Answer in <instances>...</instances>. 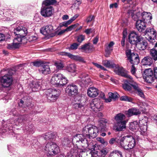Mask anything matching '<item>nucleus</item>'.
<instances>
[{
  "label": "nucleus",
  "mask_w": 157,
  "mask_h": 157,
  "mask_svg": "<svg viewBox=\"0 0 157 157\" xmlns=\"http://www.w3.org/2000/svg\"><path fill=\"white\" fill-rule=\"evenodd\" d=\"M124 113L127 117H129L133 115H138L140 113V112L138 109L135 108L129 109L128 111H125Z\"/></svg>",
  "instance_id": "obj_21"
},
{
  "label": "nucleus",
  "mask_w": 157,
  "mask_h": 157,
  "mask_svg": "<svg viewBox=\"0 0 157 157\" xmlns=\"http://www.w3.org/2000/svg\"><path fill=\"white\" fill-rule=\"evenodd\" d=\"M63 22L65 27H67L68 25H70L71 23L70 20L67 21Z\"/></svg>",
  "instance_id": "obj_59"
},
{
  "label": "nucleus",
  "mask_w": 157,
  "mask_h": 157,
  "mask_svg": "<svg viewBox=\"0 0 157 157\" xmlns=\"http://www.w3.org/2000/svg\"><path fill=\"white\" fill-rule=\"evenodd\" d=\"M89 156H90L89 155L87 154L85 152H82L80 154L79 156V157H89Z\"/></svg>",
  "instance_id": "obj_57"
},
{
  "label": "nucleus",
  "mask_w": 157,
  "mask_h": 157,
  "mask_svg": "<svg viewBox=\"0 0 157 157\" xmlns=\"http://www.w3.org/2000/svg\"><path fill=\"white\" fill-rule=\"evenodd\" d=\"M135 20H137L136 23V27L138 30L140 32H142L146 28V22L135 17Z\"/></svg>",
  "instance_id": "obj_17"
},
{
  "label": "nucleus",
  "mask_w": 157,
  "mask_h": 157,
  "mask_svg": "<svg viewBox=\"0 0 157 157\" xmlns=\"http://www.w3.org/2000/svg\"><path fill=\"white\" fill-rule=\"evenodd\" d=\"M125 117V115L121 113H119L117 114L114 118H124Z\"/></svg>",
  "instance_id": "obj_56"
},
{
  "label": "nucleus",
  "mask_w": 157,
  "mask_h": 157,
  "mask_svg": "<svg viewBox=\"0 0 157 157\" xmlns=\"http://www.w3.org/2000/svg\"><path fill=\"white\" fill-rule=\"evenodd\" d=\"M85 39V36L82 35L78 36L77 37V41L79 43H81Z\"/></svg>",
  "instance_id": "obj_43"
},
{
  "label": "nucleus",
  "mask_w": 157,
  "mask_h": 157,
  "mask_svg": "<svg viewBox=\"0 0 157 157\" xmlns=\"http://www.w3.org/2000/svg\"><path fill=\"white\" fill-rule=\"evenodd\" d=\"M90 107L94 111H100L102 108V103H101L99 100L94 99L90 103Z\"/></svg>",
  "instance_id": "obj_16"
},
{
  "label": "nucleus",
  "mask_w": 157,
  "mask_h": 157,
  "mask_svg": "<svg viewBox=\"0 0 157 157\" xmlns=\"http://www.w3.org/2000/svg\"><path fill=\"white\" fill-rule=\"evenodd\" d=\"M54 65L56 66L57 69L59 70L62 69L64 67L63 63L61 61L56 62H55Z\"/></svg>",
  "instance_id": "obj_40"
},
{
  "label": "nucleus",
  "mask_w": 157,
  "mask_h": 157,
  "mask_svg": "<svg viewBox=\"0 0 157 157\" xmlns=\"http://www.w3.org/2000/svg\"><path fill=\"white\" fill-rule=\"evenodd\" d=\"M148 43L147 42L144 41L142 42L138 43L137 44V47L140 50H144L147 47Z\"/></svg>",
  "instance_id": "obj_31"
},
{
  "label": "nucleus",
  "mask_w": 157,
  "mask_h": 157,
  "mask_svg": "<svg viewBox=\"0 0 157 157\" xmlns=\"http://www.w3.org/2000/svg\"><path fill=\"white\" fill-rule=\"evenodd\" d=\"M65 91L69 96H74L78 93V88L75 85L71 84L67 86L66 88Z\"/></svg>",
  "instance_id": "obj_14"
},
{
  "label": "nucleus",
  "mask_w": 157,
  "mask_h": 157,
  "mask_svg": "<svg viewBox=\"0 0 157 157\" xmlns=\"http://www.w3.org/2000/svg\"><path fill=\"white\" fill-rule=\"evenodd\" d=\"M68 80L62 74L57 73L55 74L52 78L51 82L53 85L61 87L68 82Z\"/></svg>",
  "instance_id": "obj_5"
},
{
  "label": "nucleus",
  "mask_w": 157,
  "mask_h": 157,
  "mask_svg": "<svg viewBox=\"0 0 157 157\" xmlns=\"http://www.w3.org/2000/svg\"><path fill=\"white\" fill-rule=\"evenodd\" d=\"M116 122L114 126V129L116 131H121L126 128V124L128 120L125 118H115Z\"/></svg>",
  "instance_id": "obj_8"
},
{
  "label": "nucleus",
  "mask_w": 157,
  "mask_h": 157,
  "mask_svg": "<svg viewBox=\"0 0 157 157\" xmlns=\"http://www.w3.org/2000/svg\"><path fill=\"white\" fill-rule=\"evenodd\" d=\"M120 100L121 101H125L129 102H132V99L126 96H122L120 98Z\"/></svg>",
  "instance_id": "obj_42"
},
{
  "label": "nucleus",
  "mask_w": 157,
  "mask_h": 157,
  "mask_svg": "<svg viewBox=\"0 0 157 157\" xmlns=\"http://www.w3.org/2000/svg\"><path fill=\"white\" fill-rule=\"evenodd\" d=\"M149 53L153 59L155 61L157 60V50L153 48L150 50Z\"/></svg>",
  "instance_id": "obj_34"
},
{
  "label": "nucleus",
  "mask_w": 157,
  "mask_h": 157,
  "mask_svg": "<svg viewBox=\"0 0 157 157\" xmlns=\"http://www.w3.org/2000/svg\"><path fill=\"white\" fill-rule=\"evenodd\" d=\"M84 105V104L82 103H76L74 105V106L76 107V108H77V107L78 108H81L82 107H83Z\"/></svg>",
  "instance_id": "obj_55"
},
{
  "label": "nucleus",
  "mask_w": 157,
  "mask_h": 157,
  "mask_svg": "<svg viewBox=\"0 0 157 157\" xmlns=\"http://www.w3.org/2000/svg\"><path fill=\"white\" fill-rule=\"evenodd\" d=\"M134 10H128V13L132 16L133 19H135L136 17L137 18L140 19L147 22L152 19L151 14L149 12H144L142 13L139 12L136 14H134Z\"/></svg>",
  "instance_id": "obj_6"
},
{
  "label": "nucleus",
  "mask_w": 157,
  "mask_h": 157,
  "mask_svg": "<svg viewBox=\"0 0 157 157\" xmlns=\"http://www.w3.org/2000/svg\"><path fill=\"white\" fill-rule=\"evenodd\" d=\"M89 155L90 157H100L101 156L100 152L95 150L90 152Z\"/></svg>",
  "instance_id": "obj_37"
},
{
  "label": "nucleus",
  "mask_w": 157,
  "mask_h": 157,
  "mask_svg": "<svg viewBox=\"0 0 157 157\" xmlns=\"http://www.w3.org/2000/svg\"><path fill=\"white\" fill-rule=\"evenodd\" d=\"M136 71V69L134 67V64H133L132 66V67L131 69V72L133 75H135Z\"/></svg>",
  "instance_id": "obj_54"
},
{
  "label": "nucleus",
  "mask_w": 157,
  "mask_h": 157,
  "mask_svg": "<svg viewBox=\"0 0 157 157\" xmlns=\"http://www.w3.org/2000/svg\"><path fill=\"white\" fill-rule=\"evenodd\" d=\"M94 18L95 17L94 16H90L87 17L86 20V21L87 23H88L94 20Z\"/></svg>",
  "instance_id": "obj_46"
},
{
  "label": "nucleus",
  "mask_w": 157,
  "mask_h": 157,
  "mask_svg": "<svg viewBox=\"0 0 157 157\" xmlns=\"http://www.w3.org/2000/svg\"><path fill=\"white\" fill-rule=\"evenodd\" d=\"M93 64L98 68H100L101 69L103 70H106V69L105 68L103 67L97 63H93Z\"/></svg>",
  "instance_id": "obj_53"
},
{
  "label": "nucleus",
  "mask_w": 157,
  "mask_h": 157,
  "mask_svg": "<svg viewBox=\"0 0 157 157\" xmlns=\"http://www.w3.org/2000/svg\"><path fill=\"white\" fill-rule=\"evenodd\" d=\"M122 87L126 91H128L130 93H132L133 92L131 85H130V80L128 82L123 83L122 84Z\"/></svg>",
  "instance_id": "obj_32"
},
{
  "label": "nucleus",
  "mask_w": 157,
  "mask_h": 157,
  "mask_svg": "<svg viewBox=\"0 0 157 157\" xmlns=\"http://www.w3.org/2000/svg\"><path fill=\"white\" fill-rule=\"evenodd\" d=\"M104 65L107 67H111L110 61L109 60H105L103 61Z\"/></svg>",
  "instance_id": "obj_45"
},
{
  "label": "nucleus",
  "mask_w": 157,
  "mask_h": 157,
  "mask_svg": "<svg viewBox=\"0 0 157 157\" xmlns=\"http://www.w3.org/2000/svg\"><path fill=\"white\" fill-rule=\"evenodd\" d=\"M43 136L46 140L54 139L56 137L55 134L52 132L46 133L43 135Z\"/></svg>",
  "instance_id": "obj_28"
},
{
  "label": "nucleus",
  "mask_w": 157,
  "mask_h": 157,
  "mask_svg": "<svg viewBox=\"0 0 157 157\" xmlns=\"http://www.w3.org/2000/svg\"><path fill=\"white\" fill-rule=\"evenodd\" d=\"M5 39V36L2 33H0V42L4 40Z\"/></svg>",
  "instance_id": "obj_60"
},
{
  "label": "nucleus",
  "mask_w": 157,
  "mask_h": 157,
  "mask_svg": "<svg viewBox=\"0 0 157 157\" xmlns=\"http://www.w3.org/2000/svg\"><path fill=\"white\" fill-rule=\"evenodd\" d=\"M27 28L26 25H22L14 29L13 33L15 35L17 36V37L14 38L13 43L8 44V48L12 49L19 47L22 38L28 33Z\"/></svg>",
  "instance_id": "obj_2"
},
{
  "label": "nucleus",
  "mask_w": 157,
  "mask_h": 157,
  "mask_svg": "<svg viewBox=\"0 0 157 157\" xmlns=\"http://www.w3.org/2000/svg\"><path fill=\"white\" fill-rule=\"evenodd\" d=\"M118 5L117 3H115L113 4H111L110 5L109 7L110 8L115 7L117 8V7Z\"/></svg>",
  "instance_id": "obj_61"
},
{
  "label": "nucleus",
  "mask_w": 157,
  "mask_h": 157,
  "mask_svg": "<svg viewBox=\"0 0 157 157\" xmlns=\"http://www.w3.org/2000/svg\"><path fill=\"white\" fill-rule=\"evenodd\" d=\"M109 157H123V156L121 152L115 150L110 153Z\"/></svg>",
  "instance_id": "obj_36"
},
{
  "label": "nucleus",
  "mask_w": 157,
  "mask_h": 157,
  "mask_svg": "<svg viewBox=\"0 0 157 157\" xmlns=\"http://www.w3.org/2000/svg\"><path fill=\"white\" fill-rule=\"evenodd\" d=\"M81 49L86 52H90L94 50L93 45L90 43L82 45Z\"/></svg>",
  "instance_id": "obj_24"
},
{
  "label": "nucleus",
  "mask_w": 157,
  "mask_h": 157,
  "mask_svg": "<svg viewBox=\"0 0 157 157\" xmlns=\"http://www.w3.org/2000/svg\"><path fill=\"white\" fill-rule=\"evenodd\" d=\"M31 64H32L35 67H40L41 66L42 63L40 61H35L34 62H32L31 63Z\"/></svg>",
  "instance_id": "obj_47"
},
{
  "label": "nucleus",
  "mask_w": 157,
  "mask_h": 157,
  "mask_svg": "<svg viewBox=\"0 0 157 157\" xmlns=\"http://www.w3.org/2000/svg\"><path fill=\"white\" fill-rule=\"evenodd\" d=\"M115 72L122 76L129 79H132V77L128 74L129 72L122 67H118L114 70Z\"/></svg>",
  "instance_id": "obj_15"
},
{
  "label": "nucleus",
  "mask_w": 157,
  "mask_h": 157,
  "mask_svg": "<svg viewBox=\"0 0 157 157\" xmlns=\"http://www.w3.org/2000/svg\"><path fill=\"white\" fill-rule=\"evenodd\" d=\"M142 105L143 106L142 108L144 109V110H142L143 111H144L146 109V107H147L148 105L145 102L142 103Z\"/></svg>",
  "instance_id": "obj_62"
},
{
  "label": "nucleus",
  "mask_w": 157,
  "mask_h": 157,
  "mask_svg": "<svg viewBox=\"0 0 157 157\" xmlns=\"http://www.w3.org/2000/svg\"><path fill=\"white\" fill-rule=\"evenodd\" d=\"M130 82L132 87L133 88L135 91L139 90L140 89L139 84L132 80V79H130Z\"/></svg>",
  "instance_id": "obj_35"
},
{
  "label": "nucleus",
  "mask_w": 157,
  "mask_h": 157,
  "mask_svg": "<svg viewBox=\"0 0 157 157\" xmlns=\"http://www.w3.org/2000/svg\"><path fill=\"white\" fill-rule=\"evenodd\" d=\"M39 71L40 73L46 75L50 73V69L48 65L43 64L40 67Z\"/></svg>",
  "instance_id": "obj_23"
},
{
  "label": "nucleus",
  "mask_w": 157,
  "mask_h": 157,
  "mask_svg": "<svg viewBox=\"0 0 157 157\" xmlns=\"http://www.w3.org/2000/svg\"><path fill=\"white\" fill-rule=\"evenodd\" d=\"M145 33H148V34L151 35L149 37V40H154L156 39L157 33L154 29L150 28H147L146 30Z\"/></svg>",
  "instance_id": "obj_22"
},
{
  "label": "nucleus",
  "mask_w": 157,
  "mask_h": 157,
  "mask_svg": "<svg viewBox=\"0 0 157 157\" xmlns=\"http://www.w3.org/2000/svg\"><path fill=\"white\" fill-rule=\"evenodd\" d=\"M84 135L77 134L73 137L72 142L75 144L77 147H81L85 148L88 147L89 149L94 148V145L90 139L96 137L98 135V130L95 126L87 125L83 129Z\"/></svg>",
  "instance_id": "obj_1"
},
{
  "label": "nucleus",
  "mask_w": 157,
  "mask_h": 157,
  "mask_svg": "<svg viewBox=\"0 0 157 157\" xmlns=\"http://www.w3.org/2000/svg\"><path fill=\"white\" fill-rule=\"evenodd\" d=\"M126 140L128 141V149L132 148L135 145V140L132 136H129V138H127Z\"/></svg>",
  "instance_id": "obj_27"
},
{
  "label": "nucleus",
  "mask_w": 157,
  "mask_h": 157,
  "mask_svg": "<svg viewBox=\"0 0 157 157\" xmlns=\"http://www.w3.org/2000/svg\"><path fill=\"white\" fill-rule=\"evenodd\" d=\"M142 65L143 66H151L153 63V59L149 56L144 57L142 60Z\"/></svg>",
  "instance_id": "obj_25"
},
{
  "label": "nucleus",
  "mask_w": 157,
  "mask_h": 157,
  "mask_svg": "<svg viewBox=\"0 0 157 157\" xmlns=\"http://www.w3.org/2000/svg\"><path fill=\"white\" fill-rule=\"evenodd\" d=\"M27 131L32 132L33 130V128L32 125H29V126H26L24 129Z\"/></svg>",
  "instance_id": "obj_48"
},
{
  "label": "nucleus",
  "mask_w": 157,
  "mask_h": 157,
  "mask_svg": "<svg viewBox=\"0 0 157 157\" xmlns=\"http://www.w3.org/2000/svg\"><path fill=\"white\" fill-rule=\"evenodd\" d=\"M119 136H117L115 138H112L109 141V143L111 144H113L114 143H116L118 144V142H119Z\"/></svg>",
  "instance_id": "obj_41"
},
{
  "label": "nucleus",
  "mask_w": 157,
  "mask_h": 157,
  "mask_svg": "<svg viewBox=\"0 0 157 157\" xmlns=\"http://www.w3.org/2000/svg\"><path fill=\"white\" fill-rule=\"evenodd\" d=\"M40 31L42 34L45 36L53 37L56 35V32H53V28L51 25H48L42 27Z\"/></svg>",
  "instance_id": "obj_10"
},
{
  "label": "nucleus",
  "mask_w": 157,
  "mask_h": 157,
  "mask_svg": "<svg viewBox=\"0 0 157 157\" xmlns=\"http://www.w3.org/2000/svg\"><path fill=\"white\" fill-rule=\"evenodd\" d=\"M13 79L12 76L6 74L2 77L0 79V82L2 85L4 87L10 86L12 84Z\"/></svg>",
  "instance_id": "obj_12"
},
{
  "label": "nucleus",
  "mask_w": 157,
  "mask_h": 157,
  "mask_svg": "<svg viewBox=\"0 0 157 157\" xmlns=\"http://www.w3.org/2000/svg\"><path fill=\"white\" fill-rule=\"evenodd\" d=\"M43 149L48 155H55L60 151L58 146L55 143L52 141L48 142L43 147Z\"/></svg>",
  "instance_id": "obj_4"
},
{
  "label": "nucleus",
  "mask_w": 157,
  "mask_h": 157,
  "mask_svg": "<svg viewBox=\"0 0 157 157\" xmlns=\"http://www.w3.org/2000/svg\"><path fill=\"white\" fill-rule=\"evenodd\" d=\"M30 86L33 91H36L40 88V84L37 81H33L30 84Z\"/></svg>",
  "instance_id": "obj_33"
},
{
  "label": "nucleus",
  "mask_w": 157,
  "mask_h": 157,
  "mask_svg": "<svg viewBox=\"0 0 157 157\" xmlns=\"http://www.w3.org/2000/svg\"><path fill=\"white\" fill-rule=\"evenodd\" d=\"M79 44L76 43H74L71 44L70 46V48L72 50H75L77 48Z\"/></svg>",
  "instance_id": "obj_51"
},
{
  "label": "nucleus",
  "mask_w": 157,
  "mask_h": 157,
  "mask_svg": "<svg viewBox=\"0 0 157 157\" xmlns=\"http://www.w3.org/2000/svg\"><path fill=\"white\" fill-rule=\"evenodd\" d=\"M99 152H100V155L101 156L104 157L105 156V155L107 154V152L105 149H103L101 151H100Z\"/></svg>",
  "instance_id": "obj_52"
},
{
  "label": "nucleus",
  "mask_w": 157,
  "mask_h": 157,
  "mask_svg": "<svg viewBox=\"0 0 157 157\" xmlns=\"http://www.w3.org/2000/svg\"><path fill=\"white\" fill-rule=\"evenodd\" d=\"M60 54L63 56H67L71 59L76 61H78L80 62L83 63H85V61L84 60V59L82 57L79 56H75L72 55L70 53H67L66 52H61Z\"/></svg>",
  "instance_id": "obj_18"
},
{
  "label": "nucleus",
  "mask_w": 157,
  "mask_h": 157,
  "mask_svg": "<svg viewBox=\"0 0 157 157\" xmlns=\"http://www.w3.org/2000/svg\"><path fill=\"white\" fill-rule=\"evenodd\" d=\"M99 93V91L96 88L92 87L89 88L87 90L88 95L91 98H95L98 96Z\"/></svg>",
  "instance_id": "obj_20"
},
{
  "label": "nucleus",
  "mask_w": 157,
  "mask_h": 157,
  "mask_svg": "<svg viewBox=\"0 0 157 157\" xmlns=\"http://www.w3.org/2000/svg\"><path fill=\"white\" fill-rule=\"evenodd\" d=\"M57 2L56 0H45L43 2V6L41 9V14L45 17H48L52 16L53 8L51 6Z\"/></svg>",
  "instance_id": "obj_3"
},
{
  "label": "nucleus",
  "mask_w": 157,
  "mask_h": 157,
  "mask_svg": "<svg viewBox=\"0 0 157 157\" xmlns=\"http://www.w3.org/2000/svg\"><path fill=\"white\" fill-rule=\"evenodd\" d=\"M78 25V24H77L73 25H72L68 27L66 29V31L68 32L70 31L71 30L75 28Z\"/></svg>",
  "instance_id": "obj_44"
},
{
  "label": "nucleus",
  "mask_w": 157,
  "mask_h": 157,
  "mask_svg": "<svg viewBox=\"0 0 157 157\" xmlns=\"http://www.w3.org/2000/svg\"><path fill=\"white\" fill-rule=\"evenodd\" d=\"M114 44V43L113 41H111L110 43L106 46L105 49V56L108 57L113 50V47Z\"/></svg>",
  "instance_id": "obj_26"
},
{
  "label": "nucleus",
  "mask_w": 157,
  "mask_h": 157,
  "mask_svg": "<svg viewBox=\"0 0 157 157\" xmlns=\"http://www.w3.org/2000/svg\"><path fill=\"white\" fill-rule=\"evenodd\" d=\"M60 91L59 90L56 89H49L46 91L48 99L51 101H54L59 97L60 94Z\"/></svg>",
  "instance_id": "obj_7"
},
{
  "label": "nucleus",
  "mask_w": 157,
  "mask_h": 157,
  "mask_svg": "<svg viewBox=\"0 0 157 157\" xmlns=\"http://www.w3.org/2000/svg\"><path fill=\"white\" fill-rule=\"evenodd\" d=\"M66 31V29H65L62 30L59 32H58V31H56L55 32H56L57 33L56 35H60L64 33Z\"/></svg>",
  "instance_id": "obj_58"
},
{
  "label": "nucleus",
  "mask_w": 157,
  "mask_h": 157,
  "mask_svg": "<svg viewBox=\"0 0 157 157\" xmlns=\"http://www.w3.org/2000/svg\"><path fill=\"white\" fill-rule=\"evenodd\" d=\"M139 126V124L138 122L137 121H134L130 123L129 128L131 131H134L138 129Z\"/></svg>",
  "instance_id": "obj_29"
},
{
  "label": "nucleus",
  "mask_w": 157,
  "mask_h": 157,
  "mask_svg": "<svg viewBox=\"0 0 157 157\" xmlns=\"http://www.w3.org/2000/svg\"><path fill=\"white\" fill-rule=\"evenodd\" d=\"M78 14H76L71 18L70 20L71 22L72 23L78 17Z\"/></svg>",
  "instance_id": "obj_63"
},
{
  "label": "nucleus",
  "mask_w": 157,
  "mask_h": 157,
  "mask_svg": "<svg viewBox=\"0 0 157 157\" xmlns=\"http://www.w3.org/2000/svg\"><path fill=\"white\" fill-rule=\"evenodd\" d=\"M141 36L138 35L136 33L132 31L130 33L128 37L129 41L132 44H136L140 41Z\"/></svg>",
  "instance_id": "obj_13"
},
{
  "label": "nucleus",
  "mask_w": 157,
  "mask_h": 157,
  "mask_svg": "<svg viewBox=\"0 0 157 157\" xmlns=\"http://www.w3.org/2000/svg\"><path fill=\"white\" fill-rule=\"evenodd\" d=\"M108 95L109 98H110L112 99L116 100L118 98V94L117 93L115 92L113 93L109 92L108 93Z\"/></svg>",
  "instance_id": "obj_38"
},
{
  "label": "nucleus",
  "mask_w": 157,
  "mask_h": 157,
  "mask_svg": "<svg viewBox=\"0 0 157 157\" xmlns=\"http://www.w3.org/2000/svg\"><path fill=\"white\" fill-rule=\"evenodd\" d=\"M94 29L92 28L87 29H86L84 32L87 35H89L90 33H92L94 31Z\"/></svg>",
  "instance_id": "obj_49"
},
{
  "label": "nucleus",
  "mask_w": 157,
  "mask_h": 157,
  "mask_svg": "<svg viewBox=\"0 0 157 157\" xmlns=\"http://www.w3.org/2000/svg\"><path fill=\"white\" fill-rule=\"evenodd\" d=\"M143 78L147 82L151 83L154 82L155 78L151 69H147L144 71Z\"/></svg>",
  "instance_id": "obj_9"
},
{
  "label": "nucleus",
  "mask_w": 157,
  "mask_h": 157,
  "mask_svg": "<svg viewBox=\"0 0 157 157\" xmlns=\"http://www.w3.org/2000/svg\"><path fill=\"white\" fill-rule=\"evenodd\" d=\"M126 55L128 59L132 64L135 63H138L139 59L138 55L136 53L132 52L131 50L128 49L126 51Z\"/></svg>",
  "instance_id": "obj_11"
},
{
  "label": "nucleus",
  "mask_w": 157,
  "mask_h": 157,
  "mask_svg": "<svg viewBox=\"0 0 157 157\" xmlns=\"http://www.w3.org/2000/svg\"><path fill=\"white\" fill-rule=\"evenodd\" d=\"M129 136H125L122 137L121 136H119V141L118 142V145H120L122 147L125 149H128V141L126 140L127 138H129Z\"/></svg>",
  "instance_id": "obj_19"
},
{
  "label": "nucleus",
  "mask_w": 157,
  "mask_h": 157,
  "mask_svg": "<svg viewBox=\"0 0 157 157\" xmlns=\"http://www.w3.org/2000/svg\"><path fill=\"white\" fill-rule=\"evenodd\" d=\"M154 76L155 79H157V67H155L154 69Z\"/></svg>",
  "instance_id": "obj_64"
},
{
  "label": "nucleus",
  "mask_w": 157,
  "mask_h": 157,
  "mask_svg": "<svg viewBox=\"0 0 157 157\" xmlns=\"http://www.w3.org/2000/svg\"><path fill=\"white\" fill-rule=\"evenodd\" d=\"M139 95L140 96L141 98H144V95L142 90L140 88L139 90H137L136 91Z\"/></svg>",
  "instance_id": "obj_50"
},
{
  "label": "nucleus",
  "mask_w": 157,
  "mask_h": 157,
  "mask_svg": "<svg viewBox=\"0 0 157 157\" xmlns=\"http://www.w3.org/2000/svg\"><path fill=\"white\" fill-rule=\"evenodd\" d=\"M76 66L75 64H71L68 65L67 67L66 70L71 73H75L77 71Z\"/></svg>",
  "instance_id": "obj_30"
},
{
  "label": "nucleus",
  "mask_w": 157,
  "mask_h": 157,
  "mask_svg": "<svg viewBox=\"0 0 157 157\" xmlns=\"http://www.w3.org/2000/svg\"><path fill=\"white\" fill-rule=\"evenodd\" d=\"M101 120L100 121V126L101 127H103V128H101V129H103V130H105V125L107 123V121L106 119L105 118H101Z\"/></svg>",
  "instance_id": "obj_39"
}]
</instances>
